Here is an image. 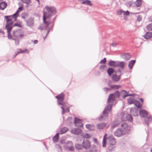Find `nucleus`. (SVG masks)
I'll return each mask as SVG.
<instances>
[{
	"label": "nucleus",
	"instance_id": "15",
	"mask_svg": "<svg viewBox=\"0 0 152 152\" xmlns=\"http://www.w3.org/2000/svg\"><path fill=\"white\" fill-rule=\"evenodd\" d=\"M112 82L110 80L108 81V85L109 87H110L111 89H117L120 88L121 87V86L119 85H112L111 86L110 84Z\"/></svg>",
	"mask_w": 152,
	"mask_h": 152
},
{
	"label": "nucleus",
	"instance_id": "45",
	"mask_svg": "<svg viewBox=\"0 0 152 152\" xmlns=\"http://www.w3.org/2000/svg\"><path fill=\"white\" fill-rule=\"evenodd\" d=\"M75 147L76 149H80L82 148L83 146L80 144H77L75 145Z\"/></svg>",
	"mask_w": 152,
	"mask_h": 152
},
{
	"label": "nucleus",
	"instance_id": "58",
	"mask_svg": "<svg viewBox=\"0 0 152 152\" xmlns=\"http://www.w3.org/2000/svg\"><path fill=\"white\" fill-rule=\"evenodd\" d=\"M142 19V16L140 15H138L137 17V20L139 21H140Z\"/></svg>",
	"mask_w": 152,
	"mask_h": 152
},
{
	"label": "nucleus",
	"instance_id": "34",
	"mask_svg": "<svg viewBox=\"0 0 152 152\" xmlns=\"http://www.w3.org/2000/svg\"><path fill=\"white\" fill-rule=\"evenodd\" d=\"M106 135H107V134H105L103 137V142H102V143H103L102 146L103 147H105L106 146Z\"/></svg>",
	"mask_w": 152,
	"mask_h": 152
},
{
	"label": "nucleus",
	"instance_id": "10",
	"mask_svg": "<svg viewBox=\"0 0 152 152\" xmlns=\"http://www.w3.org/2000/svg\"><path fill=\"white\" fill-rule=\"evenodd\" d=\"M124 134L121 128L118 129L114 133L115 135L118 137H120Z\"/></svg>",
	"mask_w": 152,
	"mask_h": 152
},
{
	"label": "nucleus",
	"instance_id": "4",
	"mask_svg": "<svg viewBox=\"0 0 152 152\" xmlns=\"http://www.w3.org/2000/svg\"><path fill=\"white\" fill-rule=\"evenodd\" d=\"M120 96V93L118 91L116 92L114 94H110L108 97L107 103L108 104H111L112 105L113 103L115 100L116 98H118Z\"/></svg>",
	"mask_w": 152,
	"mask_h": 152
},
{
	"label": "nucleus",
	"instance_id": "41",
	"mask_svg": "<svg viewBox=\"0 0 152 152\" xmlns=\"http://www.w3.org/2000/svg\"><path fill=\"white\" fill-rule=\"evenodd\" d=\"M81 121V120L80 119L77 118H75L74 121L75 125H76V124H78Z\"/></svg>",
	"mask_w": 152,
	"mask_h": 152
},
{
	"label": "nucleus",
	"instance_id": "7",
	"mask_svg": "<svg viewBox=\"0 0 152 152\" xmlns=\"http://www.w3.org/2000/svg\"><path fill=\"white\" fill-rule=\"evenodd\" d=\"M64 147L70 151H73L74 148L72 142L70 141L66 142V144L64 145Z\"/></svg>",
	"mask_w": 152,
	"mask_h": 152
},
{
	"label": "nucleus",
	"instance_id": "44",
	"mask_svg": "<svg viewBox=\"0 0 152 152\" xmlns=\"http://www.w3.org/2000/svg\"><path fill=\"white\" fill-rule=\"evenodd\" d=\"M147 28L148 31H152V23L148 25L147 26Z\"/></svg>",
	"mask_w": 152,
	"mask_h": 152
},
{
	"label": "nucleus",
	"instance_id": "3",
	"mask_svg": "<svg viewBox=\"0 0 152 152\" xmlns=\"http://www.w3.org/2000/svg\"><path fill=\"white\" fill-rule=\"evenodd\" d=\"M112 107L111 104H108L104 108L103 111V115H101L99 118V120L101 121L105 120L107 118L108 113L111 112V110Z\"/></svg>",
	"mask_w": 152,
	"mask_h": 152
},
{
	"label": "nucleus",
	"instance_id": "13",
	"mask_svg": "<svg viewBox=\"0 0 152 152\" xmlns=\"http://www.w3.org/2000/svg\"><path fill=\"white\" fill-rule=\"evenodd\" d=\"M139 112L140 115L142 117H145L148 115L147 112L143 109H140Z\"/></svg>",
	"mask_w": 152,
	"mask_h": 152
},
{
	"label": "nucleus",
	"instance_id": "1",
	"mask_svg": "<svg viewBox=\"0 0 152 152\" xmlns=\"http://www.w3.org/2000/svg\"><path fill=\"white\" fill-rule=\"evenodd\" d=\"M45 9H46L48 12H46L43 11V20L46 26L44 27L43 26V25H42L39 27V28L41 30L45 29L47 31L46 36L45 37H43L44 40L45 39V38L49 34L50 29L52 28V26H50L51 23L50 22H46V20L50 18L51 16L56 12V9L53 7L46 6L45 7Z\"/></svg>",
	"mask_w": 152,
	"mask_h": 152
},
{
	"label": "nucleus",
	"instance_id": "8",
	"mask_svg": "<svg viewBox=\"0 0 152 152\" xmlns=\"http://www.w3.org/2000/svg\"><path fill=\"white\" fill-rule=\"evenodd\" d=\"M121 128L122 129L124 134L128 133L130 130V127L128 126L126 124L124 123L121 124Z\"/></svg>",
	"mask_w": 152,
	"mask_h": 152
},
{
	"label": "nucleus",
	"instance_id": "2",
	"mask_svg": "<svg viewBox=\"0 0 152 152\" xmlns=\"http://www.w3.org/2000/svg\"><path fill=\"white\" fill-rule=\"evenodd\" d=\"M64 95L63 93L56 96V98L58 99V102L59 105H61L62 106L61 108L62 109V114H63L65 112H69V111L68 107L66 105V103L63 101L64 99Z\"/></svg>",
	"mask_w": 152,
	"mask_h": 152
},
{
	"label": "nucleus",
	"instance_id": "11",
	"mask_svg": "<svg viewBox=\"0 0 152 152\" xmlns=\"http://www.w3.org/2000/svg\"><path fill=\"white\" fill-rule=\"evenodd\" d=\"M71 132L73 134L77 135L82 132V131L79 128H73L71 130Z\"/></svg>",
	"mask_w": 152,
	"mask_h": 152
},
{
	"label": "nucleus",
	"instance_id": "37",
	"mask_svg": "<svg viewBox=\"0 0 152 152\" xmlns=\"http://www.w3.org/2000/svg\"><path fill=\"white\" fill-rule=\"evenodd\" d=\"M134 104L138 108H140L142 107L141 105L140 104L139 101H135L134 102Z\"/></svg>",
	"mask_w": 152,
	"mask_h": 152
},
{
	"label": "nucleus",
	"instance_id": "16",
	"mask_svg": "<svg viewBox=\"0 0 152 152\" xmlns=\"http://www.w3.org/2000/svg\"><path fill=\"white\" fill-rule=\"evenodd\" d=\"M34 24L33 19L32 18H29L27 20V25L29 26H31Z\"/></svg>",
	"mask_w": 152,
	"mask_h": 152
},
{
	"label": "nucleus",
	"instance_id": "56",
	"mask_svg": "<svg viewBox=\"0 0 152 152\" xmlns=\"http://www.w3.org/2000/svg\"><path fill=\"white\" fill-rule=\"evenodd\" d=\"M13 39L15 41V44L16 45H18L19 44V41L18 39Z\"/></svg>",
	"mask_w": 152,
	"mask_h": 152
},
{
	"label": "nucleus",
	"instance_id": "50",
	"mask_svg": "<svg viewBox=\"0 0 152 152\" xmlns=\"http://www.w3.org/2000/svg\"><path fill=\"white\" fill-rule=\"evenodd\" d=\"M20 11V10H18L16 11V12L14 14L12 15V16H13L14 18H15V19H16L18 17V14Z\"/></svg>",
	"mask_w": 152,
	"mask_h": 152
},
{
	"label": "nucleus",
	"instance_id": "52",
	"mask_svg": "<svg viewBox=\"0 0 152 152\" xmlns=\"http://www.w3.org/2000/svg\"><path fill=\"white\" fill-rule=\"evenodd\" d=\"M132 2L131 1H127L126 3V4L128 7H130Z\"/></svg>",
	"mask_w": 152,
	"mask_h": 152
},
{
	"label": "nucleus",
	"instance_id": "14",
	"mask_svg": "<svg viewBox=\"0 0 152 152\" xmlns=\"http://www.w3.org/2000/svg\"><path fill=\"white\" fill-rule=\"evenodd\" d=\"M106 124L105 123H101L97 124L96 125L97 128L99 129H102L105 127Z\"/></svg>",
	"mask_w": 152,
	"mask_h": 152
},
{
	"label": "nucleus",
	"instance_id": "30",
	"mask_svg": "<svg viewBox=\"0 0 152 152\" xmlns=\"http://www.w3.org/2000/svg\"><path fill=\"white\" fill-rule=\"evenodd\" d=\"M114 72V70L111 68H108L107 70V72L109 76H111Z\"/></svg>",
	"mask_w": 152,
	"mask_h": 152
},
{
	"label": "nucleus",
	"instance_id": "21",
	"mask_svg": "<svg viewBox=\"0 0 152 152\" xmlns=\"http://www.w3.org/2000/svg\"><path fill=\"white\" fill-rule=\"evenodd\" d=\"M122 57L125 60H128L131 58L130 56L128 53L123 54L122 56Z\"/></svg>",
	"mask_w": 152,
	"mask_h": 152
},
{
	"label": "nucleus",
	"instance_id": "33",
	"mask_svg": "<svg viewBox=\"0 0 152 152\" xmlns=\"http://www.w3.org/2000/svg\"><path fill=\"white\" fill-rule=\"evenodd\" d=\"M109 142L110 144L112 145H114L115 143V140L114 138H111L110 139Z\"/></svg>",
	"mask_w": 152,
	"mask_h": 152
},
{
	"label": "nucleus",
	"instance_id": "47",
	"mask_svg": "<svg viewBox=\"0 0 152 152\" xmlns=\"http://www.w3.org/2000/svg\"><path fill=\"white\" fill-rule=\"evenodd\" d=\"M85 4L91 6L92 5L91 1L89 0H85Z\"/></svg>",
	"mask_w": 152,
	"mask_h": 152
},
{
	"label": "nucleus",
	"instance_id": "38",
	"mask_svg": "<svg viewBox=\"0 0 152 152\" xmlns=\"http://www.w3.org/2000/svg\"><path fill=\"white\" fill-rule=\"evenodd\" d=\"M141 0H137L135 4L137 7H139L141 5Z\"/></svg>",
	"mask_w": 152,
	"mask_h": 152
},
{
	"label": "nucleus",
	"instance_id": "20",
	"mask_svg": "<svg viewBox=\"0 0 152 152\" xmlns=\"http://www.w3.org/2000/svg\"><path fill=\"white\" fill-rule=\"evenodd\" d=\"M118 61H111L109 62V65L112 66L118 67Z\"/></svg>",
	"mask_w": 152,
	"mask_h": 152
},
{
	"label": "nucleus",
	"instance_id": "40",
	"mask_svg": "<svg viewBox=\"0 0 152 152\" xmlns=\"http://www.w3.org/2000/svg\"><path fill=\"white\" fill-rule=\"evenodd\" d=\"M127 120L130 122H132V116L128 114H127Z\"/></svg>",
	"mask_w": 152,
	"mask_h": 152
},
{
	"label": "nucleus",
	"instance_id": "61",
	"mask_svg": "<svg viewBox=\"0 0 152 152\" xmlns=\"http://www.w3.org/2000/svg\"><path fill=\"white\" fill-rule=\"evenodd\" d=\"M21 53H20V51L19 50H18V51L17 52V53L16 54L15 56H14V58H15L18 54Z\"/></svg>",
	"mask_w": 152,
	"mask_h": 152
},
{
	"label": "nucleus",
	"instance_id": "29",
	"mask_svg": "<svg viewBox=\"0 0 152 152\" xmlns=\"http://www.w3.org/2000/svg\"><path fill=\"white\" fill-rule=\"evenodd\" d=\"M130 113L132 115L134 116H137L138 115V113L136 110L131 109L130 110Z\"/></svg>",
	"mask_w": 152,
	"mask_h": 152
},
{
	"label": "nucleus",
	"instance_id": "17",
	"mask_svg": "<svg viewBox=\"0 0 152 152\" xmlns=\"http://www.w3.org/2000/svg\"><path fill=\"white\" fill-rule=\"evenodd\" d=\"M127 114L124 112H122L121 113V118L122 121H127Z\"/></svg>",
	"mask_w": 152,
	"mask_h": 152
},
{
	"label": "nucleus",
	"instance_id": "53",
	"mask_svg": "<svg viewBox=\"0 0 152 152\" xmlns=\"http://www.w3.org/2000/svg\"><path fill=\"white\" fill-rule=\"evenodd\" d=\"M129 14V12L128 11H123V15L124 16H127Z\"/></svg>",
	"mask_w": 152,
	"mask_h": 152
},
{
	"label": "nucleus",
	"instance_id": "36",
	"mask_svg": "<svg viewBox=\"0 0 152 152\" xmlns=\"http://www.w3.org/2000/svg\"><path fill=\"white\" fill-rule=\"evenodd\" d=\"M23 26L22 22L21 21H20L19 23H15L14 25H13L14 26H18L19 27H22Z\"/></svg>",
	"mask_w": 152,
	"mask_h": 152
},
{
	"label": "nucleus",
	"instance_id": "24",
	"mask_svg": "<svg viewBox=\"0 0 152 152\" xmlns=\"http://www.w3.org/2000/svg\"><path fill=\"white\" fill-rule=\"evenodd\" d=\"M135 60H132L130 61L128 64V67L130 69L132 68L135 62Z\"/></svg>",
	"mask_w": 152,
	"mask_h": 152
},
{
	"label": "nucleus",
	"instance_id": "18",
	"mask_svg": "<svg viewBox=\"0 0 152 152\" xmlns=\"http://www.w3.org/2000/svg\"><path fill=\"white\" fill-rule=\"evenodd\" d=\"M7 3L5 2H3L0 3V10H4L7 7Z\"/></svg>",
	"mask_w": 152,
	"mask_h": 152
},
{
	"label": "nucleus",
	"instance_id": "12",
	"mask_svg": "<svg viewBox=\"0 0 152 152\" xmlns=\"http://www.w3.org/2000/svg\"><path fill=\"white\" fill-rule=\"evenodd\" d=\"M89 151H85V152H97L98 150V148L95 145H93L90 147Z\"/></svg>",
	"mask_w": 152,
	"mask_h": 152
},
{
	"label": "nucleus",
	"instance_id": "26",
	"mask_svg": "<svg viewBox=\"0 0 152 152\" xmlns=\"http://www.w3.org/2000/svg\"><path fill=\"white\" fill-rule=\"evenodd\" d=\"M118 67L120 66L121 68H123L124 67V65L126 64V63L124 61H118Z\"/></svg>",
	"mask_w": 152,
	"mask_h": 152
},
{
	"label": "nucleus",
	"instance_id": "59",
	"mask_svg": "<svg viewBox=\"0 0 152 152\" xmlns=\"http://www.w3.org/2000/svg\"><path fill=\"white\" fill-rule=\"evenodd\" d=\"M60 142L61 144H64V145L66 144V142L65 140H60Z\"/></svg>",
	"mask_w": 152,
	"mask_h": 152
},
{
	"label": "nucleus",
	"instance_id": "55",
	"mask_svg": "<svg viewBox=\"0 0 152 152\" xmlns=\"http://www.w3.org/2000/svg\"><path fill=\"white\" fill-rule=\"evenodd\" d=\"M18 50H19L20 51V53H25V52L27 51V53H29V51H28V50L27 49H26L25 50H21L20 49H18Z\"/></svg>",
	"mask_w": 152,
	"mask_h": 152
},
{
	"label": "nucleus",
	"instance_id": "31",
	"mask_svg": "<svg viewBox=\"0 0 152 152\" xmlns=\"http://www.w3.org/2000/svg\"><path fill=\"white\" fill-rule=\"evenodd\" d=\"M6 29L7 30V32H8V38L10 39H12V36L10 34V32L12 30V28H6Z\"/></svg>",
	"mask_w": 152,
	"mask_h": 152
},
{
	"label": "nucleus",
	"instance_id": "28",
	"mask_svg": "<svg viewBox=\"0 0 152 152\" xmlns=\"http://www.w3.org/2000/svg\"><path fill=\"white\" fill-rule=\"evenodd\" d=\"M119 124V123L118 121H116L113 122L111 126L113 129L118 126Z\"/></svg>",
	"mask_w": 152,
	"mask_h": 152
},
{
	"label": "nucleus",
	"instance_id": "9",
	"mask_svg": "<svg viewBox=\"0 0 152 152\" xmlns=\"http://www.w3.org/2000/svg\"><path fill=\"white\" fill-rule=\"evenodd\" d=\"M90 143L88 140H84L82 142L83 147L86 149H88L90 147Z\"/></svg>",
	"mask_w": 152,
	"mask_h": 152
},
{
	"label": "nucleus",
	"instance_id": "46",
	"mask_svg": "<svg viewBox=\"0 0 152 152\" xmlns=\"http://www.w3.org/2000/svg\"><path fill=\"white\" fill-rule=\"evenodd\" d=\"M81 136L84 138H88L90 137V135L87 134H82Z\"/></svg>",
	"mask_w": 152,
	"mask_h": 152
},
{
	"label": "nucleus",
	"instance_id": "42",
	"mask_svg": "<svg viewBox=\"0 0 152 152\" xmlns=\"http://www.w3.org/2000/svg\"><path fill=\"white\" fill-rule=\"evenodd\" d=\"M23 3L29 4L31 3V0H21Z\"/></svg>",
	"mask_w": 152,
	"mask_h": 152
},
{
	"label": "nucleus",
	"instance_id": "32",
	"mask_svg": "<svg viewBox=\"0 0 152 152\" xmlns=\"http://www.w3.org/2000/svg\"><path fill=\"white\" fill-rule=\"evenodd\" d=\"M86 128L90 130H93L94 129V126L90 124H88L86 125Z\"/></svg>",
	"mask_w": 152,
	"mask_h": 152
},
{
	"label": "nucleus",
	"instance_id": "22",
	"mask_svg": "<svg viewBox=\"0 0 152 152\" xmlns=\"http://www.w3.org/2000/svg\"><path fill=\"white\" fill-rule=\"evenodd\" d=\"M59 133H57L53 137V140L55 143L57 142H58L59 139Z\"/></svg>",
	"mask_w": 152,
	"mask_h": 152
},
{
	"label": "nucleus",
	"instance_id": "49",
	"mask_svg": "<svg viewBox=\"0 0 152 152\" xmlns=\"http://www.w3.org/2000/svg\"><path fill=\"white\" fill-rule=\"evenodd\" d=\"M20 11V10H18L16 11V12L14 14L12 15V16H13L14 18H15V19H16L18 17V14Z\"/></svg>",
	"mask_w": 152,
	"mask_h": 152
},
{
	"label": "nucleus",
	"instance_id": "54",
	"mask_svg": "<svg viewBox=\"0 0 152 152\" xmlns=\"http://www.w3.org/2000/svg\"><path fill=\"white\" fill-rule=\"evenodd\" d=\"M75 126L77 127H81L83 126V124H82L81 121L78 124H76V125H75Z\"/></svg>",
	"mask_w": 152,
	"mask_h": 152
},
{
	"label": "nucleus",
	"instance_id": "35",
	"mask_svg": "<svg viewBox=\"0 0 152 152\" xmlns=\"http://www.w3.org/2000/svg\"><path fill=\"white\" fill-rule=\"evenodd\" d=\"M18 33V31H14L13 32V34L14 36L15 37H18V36H20V37H23L24 35L23 34H20L19 36L17 35V34Z\"/></svg>",
	"mask_w": 152,
	"mask_h": 152
},
{
	"label": "nucleus",
	"instance_id": "64",
	"mask_svg": "<svg viewBox=\"0 0 152 152\" xmlns=\"http://www.w3.org/2000/svg\"><path fill=\"white\" fill-rule=\"evenodd\" d=\"M33 42H34V44H36L37 43L38 41L37 40H35Z\"/></svg>",
	"mask_w": 152,
	"mask_h": 152
},
{
	"label": "nucleus",
	"instance_id": "5",
	"mask_svg": "<svg viewBox=\"0 0 152 152\" xmlns=\"http://www.w3.org/2000/svg\"><path fill=\"white\" fill-rule=\"evenodd\" d=\"M5 18L7 21V24L5 28H12L13 27V23L12 22V19L14 18L12 15L10 16H4Z\"/></svg>",
	"mask_w": 152,
	"mask_h": 152
},
{
	"label": "nucleus",
	"instance_id": "48",
	"mask_svg": "<svg viewBox=\"0 0 152 152\" xmlns=\"http://www.w3.org/2000/svg\"><path fill=\"white\" fill-rule=\"evenodd\" d=\"M106 67V66L105 65H101L99 68V69L102 71H103L104 70V68Z\"/></svg>",
	"mask_w": 152,
	"mask_h": 152
},
{
	"label": "nucleus",
	"instance_id": "43",
	"mask_svg": "<svg viewBox=\"0 0 152 152\" xmlns=\"http://www.w3.org/2000/svg\"><path fill=\"white\" fill-rule=\"evenodd\" d=\"M127 101L128 103L129 104H132L134 102V99L132 98H129L127 100Z\"/></svg>",
	"mask_w": 152,
	"mask_h": 152
},
{
	"label": "nucleus",
	"instance_id": "27",
	"mask_svg": "<svg viewBox=\"0 0 152 152\" xmlns=\"http://www.w3.org/2000/svg\"><path fill=\"white\" fill-rule=\"evenodd\" d=\"M68 130V129L66 127H64L61 128L60 130V134H64L66 133Z\"/></svg>",
	"mask_w": 152,
	"mask_h": 152
},
{
	"label": "nucleus",
	"instance_id": "57",
	"mask_svg": "<svg viewBox=\"0 0 152 152\" xmlns=\"http://www.w3.org/2000/svg\"><path fill=\"white\" fill-rule=\"evenodd\" d=\"M106 62V58H104L100 62V64H105Z\"/></svg>",
	"mask_w": 152,
	"mask_h": 152
},
{
	"label": "nucleus",
	"instance_id": "63",
	"mask_svg": "<svg viewBox=\"0 0 152 152\" xmlns=\"http://www.w3.org/2000/svg\"><path fill=\"white\" fill-rule=\"evenodd\" d=\"M103 89L104 91H107L110 90L109 88H104Z\"/></svg>",
	"mask_w": 152,
	"mask_h": 152
},
{
	"label": "nucleus",
	"instance_id": "6",
	"mask_svg": "<svg viewBox=\"0 0 152 152\" xmlns=\"http://www.w3.org/2000/svg\"><path fill=\"white\" fill-rule=\"evenodd\" d=\"M121 75V72L120 69L115 72L111 76L112 80L114 82H118L119 81Z\"/></svg>",
	"mask_w": 152,
	"mask_h": 152
},
{
	"label": "nucleus",
	"instance_id": "39",
	"mask_svg": "<svg viewBox=\"0 0 152 152\" xmlns=\"http://www.w3.org/2000/svg\"><path fill=\"white\" fill-rule=\"evenodd\" d=\"M21 17L23 19H25L28 16V14L27 13L24 12L22 13L21 14Z\"/></svg>",
	"mask_w": 152,
	"mask_h": 152
},
{
	"label": "nucleus",
	"instance_id": "60",
	"mask_svg": "<svg viewBox=\"0 0 152 152\" xmlns=\"http://www.w3.org/2000/svg\"><path fill=\"white\" fill-rule=\"evenodd\" d=\"M80 2L81 3L83 4H85V0H80Z\"/></svg>",
	"mask_w": 152,
	"mask_h": 152
},
{
	"label": "nucleus",
	"instance_id": "23",
	"mask_svg": "<svg viewBox=\"0 0 152 152\" xmlns=\"http://www.w3.org/2000/svg\"><path fill=\"white\" fill-rule=\"evenodd\" d=\"M144 38L146 39L152 38V33L147 32L144 36Z\"/></svg>",
	"mask_w": 152,
	"mask_h": 152
},
{
	"label": "nucleus",
	"instance_id": "25",
	"mask_svg": "<svg viewBox=\"0 0 152 152\" xmlns=\"http://www.w3.org/2000/svg\"><path fill=\"white\" fill-rule=\"evenodd\" d=\"M152 120V117L149 116L145 118V121L146 124L148 125L149 122H151Z\"/></svg>",
	"mask_w": 152,
	"mask_h": 152
},
{
	"label": "nucleus",
	"instance_id": "19",
	"mask_svg": "<svg viewBox=\"0 0 152 152\" xmlns=\"http://www.w3.org/2000/svg\"><path fill=\"white\" fill-rule=\"evenodd\" d=\"M132 95V94L129 95L127 94V92L125 90L122 91L121 92V96L123 97L124 99H125V98L127 96H131Z\"/></svg>",
	"mask_w": 152,
	"mask_h": 152
},
{
	"label": "nucleus",
	"instance_id": "62",
	"mask_svg": "<svg viewBox=\"0 0 152 152\" xmlns=\"http://www.w3.org/2000/svg\"><path fill=\"white\" fill-rule=\"evenodd\" d=\"M56 147L58 148L61 151V146L58 145H56Z\"/></svg>",
	"mask_w": 152,
	"mask_h": 152
},
{
	"label": "nucleus",
	"instance_id": "51",
	"mask_svg": "<svg viewBox=\"0 0 152 152\" xmlns=\"http://www.w3.org/2000/svg\"><path fill=\"white\" fill-rule=\"evenodd\" d=\"M123 11L122 10H118L117 11V14L118 15H121L123 13Z\"/></svg>",
	"mask_w": 152,
	"mask_h": 152
}]
</instances>
